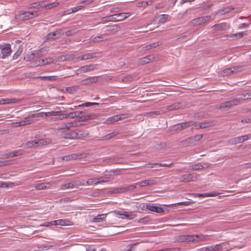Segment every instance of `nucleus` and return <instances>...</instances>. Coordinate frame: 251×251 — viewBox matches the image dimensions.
<instances>
[{
    "mask_svg": "<svg viewBox=\"0 0 251 251\" xmlns=\"http://www.w3.org/2000/svg\"><path fill=\"white\" fill-rule=\"evenodd\" d=\"M42 140H39L38 141H31L27 142L25 144H23L22 146L26 149L32 148L33 147H38L40 145L43 144Z\"/></svg>",
    "mask_w": 251,
    "mask_h": 251,
    "instance_id": "nucleus-24",
    "label": "nucleus"
},
{
    "mask_svg": "<svg viewBox=\"0 0 251 251\" xmlns=\"http://www.w3.org/2000/svg\"><path fill=\"white\" fill-rule=\"evenodd\" d=\"M244 33L243 32H240L239 33L232 34L230 35H226V37H235L237 39H239L242 38L243 36Z\"/></svg>",
    "mask_w": 251,
    "mask_h": 251,
    "instance_id": "nucleus-47",
    "label": "nucleus"
},
{
    "mask_svg": "<svg viewBox=\"0 0 251 251\" xmlns=\"http://www.w3.org/2000/svg\"><path fill=\"white\" fill-rule=\"evenodd\" d=\"M138 184H136V183L132 185L125 186V189L126 192H131L135 189Z\"/></svg>",
    "mask_w": 251,
    "mask_h": 251,
    "instance_id": "nucleus-46",
    "label": "nucleus"
},
{
    "mask_svg": "<svg viewBox=\"0 0 251 251\" xmlns=\"http://www.w3.org/2000/svg\"><path fill=\"white\" fill-rule=\"evenodd\" d=\"M160 114L159 111H155L152 112H147L145 114V115L150 117H154L155 116L158 115Z\"/></svg>",
    "mask_w": 251,
    "mask_h": 251,
    "instance_id": "nucleus-44",
    "label": "nucleus"
},
{
    "mask_svg": "<svg viewBox=\"0 0 251 251\" xmlns=\"http://www.w3.org/2000/svg\"><path fill=\"white\" fill-rule=\"evenodd\" d=\"M230 27V25L226 23L215 24L211 28L213 30H225Z\"/></svg>",
    "mask_w": 251,
    "mask_h": 251,
    "instance_id": "nucleus-21",
    "label": "nucleus"
},
{
    "mask_svg": "<svg viewBox=\"0 0 251 251\" xmlns=\"http://www.w3.org/2000/svg\"><path fill=\"white\" fill-rule=\"evenodd\" d=\"M226 244V242H223L220 244H217L211 246V251H223L224 250L229 251L233 249V248L225 247L224 248L223 245Z\"/></svg>",
    "mask_w": 251,
    "mask_h": 251,
    "instance_id": "nucleus-19",
    "label": "nucleus"
},
{
    "mask_svg": "<svg viewBox=\"0 0 251 251\" xmlns=\"http://www.w3.org/2000/svg\"><path fill=\"white\" fill-rule=\"evenodd\" d=\"M68 60L67 55H61L56 58V60L59 62L64 61Z\"/></svg>",
    "mask_w": 251,
    "mask_h": 251,
    "instance_id": "nucleus-59",
    "label": "nucleus"
},
{
    "mask_svg": "<svg viewBox=\"0 0 251 251\" xmlns=\"http://www.w3.org/2000/svg\"><path fill=\"white\" fill-rule=\"evenodd\" d=\"M180 249L179 248H167L158 250L156 251H180Z\"/></svg>",
    "mask_w": 251,
    "mask_h": 251,
    "instance_id": "nucleus-55",
    "label": "nucleus"
},
{
    "mask_svg": "<svg viewBox=\"0 0 251 251\" xmlns=\"http://www.w3.org/2000/svg\"><path fill=\"white\" fill-rule=\"evenodd\" d=\"M22 49L19 48L18 50L14 53L13 56V59H16L21 54Z\"/></svg>",
    "mask_w": 251,
    "mask_h": 251,
    "instance_id": "nucleus-57",
    "label": "nucleus"
},
{
    "mask_svg": "<svg viewBox=\"0 0 251 251\" xmlns=\"http://www.w3.org/2000/svg\"><path fill=\"white\" fill-rule=\"evenodd\" d=\"M99 76H90L82 80L81 81V84L82 85H87L97 83L98 81Z\"/></svg>",
    "mask_w": 251,
    "mask_h": 251,
    "instance_id": "nucleus-22",
    "label": "nucleus"
},
{
    "mask_svg": "<svg viewBox=\"0 0 251 251\" xmlns=\"http://www.w3.org/2000/svg\"><path fill=\"white\" fill-rule=\"evenodd\" d=\"M157 164H159L158 163H149L145 165V167L149 168H154L155 170H159V165Z\"/></svg>",
    "mask_w": 251,
    "mask_h": 251,
    "instance_id": "nucleus-42",
    "label": "nucleus"
},
{
    "mask_svg": "<svg viewBox=\"0 0 251 251\" xmlns=\"http://www.w3.org/2000/svg\"><path fill=\"white\" fill-rule=\"evenodd\" d=\"M219 193H203L200 194L199 197L206 198L209 197H216L219 195Z\"/></svg>",
    "mask_w": 251,
    "mask_h": 251,
    "instance_id": "nucleus-39",
    "label": "nucleus"
},
{
    "mask_svg": "<svg viewBox=\"0 0 251 251\" xmlns=\"http://www.w3.org/2000/svg\"><path fill=\"white\" fill-rule=\"evenodd\" d=\"M0 49H1L2 58L3 59L7 57L11 54V49L9 44L3 45L0 47Z\"/></svg>",
    "mask_w": 251,
    "mask_h": 251,
    "instance_id": "nucleus-15",
    "label": "nucleus"
},
{
    "mask_svg": "<svg viewBox=\"0 0 251 251\" xmlns=\"http://www.w3.org/2000/svg\"><path fill=\"white\" fill-rule=\"evenodd\" d=\"M136 184H138V186H140V187H144L146 186H153L157 184L156 181L154 179H147L144 180L140 182H138L136 183Z\"/></svg>",
    "mask_w": 251,
    "mask_h": 251,
    "instance_id": "nucleus-20",
    "label": "nucleus"
},
{
    "mask_svg": "<svg viewBox=\"0 0 251 251\" xmlns=\"http://www.w3.org/2000/svg\"><path fill=\"white\" fill-rule=\"evenodd\" d=\"M86 183L87 185H91V184H98V181L96 180V178H90L86 182Z\"/></svg>",
    "mask_w": 251,
    "mask_h": 251,
    "instance_id": "nucleus-52",
    "label": "nucleus"
},
{
    "mask_svg": "<svg viewBox=\"0 0 251 251\" xmlns=\"http://www.w3.org/2000/svg\"><path fill=\"white\" fill-rule=\"evenodd\" d=\"M60 35V31H55L49 33L47 35V37L48 40H54L57 38H59Z\"/></svg>",
    "mask_w": 251,
    "mask_h": 251,
    "instance_id": "nucleus-30",
    "label": "nucleus"
},
{
    "mask_svg": "<svg viewBox=\"0 0 251 251\" xmlns=\"http://www.w3.org/2000/svg\"><path fill=\"white\" fill-rule=\"evenodd\" d=\"M84 185V181L81 182L79 180L73 181L61 186V189L65 190L68 188H78L79 186Z\"/></svg>",
    "mask_w": 251,
    "mask_h": 251,
    "instance_id": "nucleus-12",
    "label": "nucleus"
},
{
    "mask_svg": "<svg viewBox=\"0 0 251 251\" xmlns=\"http://www.w3.org/2000/svg\"><path fill=\"white\" fill-rule=\"evenodd\" d=\"M168 15L165 14L161 15L159 19V22L164 23L167 21Z\"/></svg>",
    "mask_w": 251,
    "mask_h": 251,
    "instance_id": "nucleus-53",
    "label": "nucleus"
},
{
    "mask_svg": "<svg viewBox=\"0 0 251 251\" xmlns=\"http://www.w3.org/2000/svg\"><path fill=\"white\" fill-rule=\"evenodd\" d=\"M32 114L25 119L24 120L20 122H16L13 123L14 126H21L31 124L33 122L32 118L37 117H32Z\"/></svg>",
    "mask_w": 251,
    "mask_h": 251,
    "instance_id": "nucleus-14",
    "label": "nucleus"
},
{
    "mask_svg": "<svg viewBox=\"0 0 251 251\" xmlns=\"http://www.w3.org/2000/svg\"><path fill=\"white\" fill-rule=\"evenodd\" d=\"M154 59V57L153 55H150L142 58L140 63L142 65H144L149 63L150 62L152 61Z\"/></svg>",
    "mask_w": 251,
    "mask_h": 251,
    "instance_id": "nucleus-32",
    "label": "nucleus"
},
{
    "mask_svg": "<svg viewBox=\"0 0 251 251\" xmlns=\"http://www.w3.org/2000/svg\"><path fill=\"white\" fill-rule=\"evenodd\" d=\"M183 106V105L181 103L176 102L170 105H168V106H167L166 109L169 111H171L178 109L179 108H182Z\"/></svg>",
    "mask_w": 251,
    "mask_h": 251,
    "instance_id": "nucleus-29",
    "label": "nucleus"
},
{
    "mask_svg": "<svg viewBox=\"0 0 251 251\" xmlns=\"http://www.w3.org/2000/svg\"><path fill=\"white\" fill-rule=\"evenodd\" d=\"M238 96H240L238 99H240V101L241 100H249L250 99V95L249 93H244L240 95H239Z\"/></svg>",
    "mask_w": 251,
    "mask_h": 251,
    "instance_id": "nucleus-50",
    "label": "nucleus"
},
{
    "mask_svg": "<svg viewBox=\"0 0 251 251\" xmlns=\"http://www.w3.org/2000/svg\"><path fill=\"white\" fill-rule=\"evenodd\" d=\"M194 121H190L186 122L181 123L174 125L172 128V130H182L187 127H189L195 125Z\"/></svg>",
    "mask_w": 251,
    "mask_h": 251,
    "instance_id": "nucleus-11",
    "label": "nucleus"
},
{
    "mask_svg": "<svg viewBox=\"0 0 251 251\" xmlns=\"http://www.w3.org/2000/svg\"><path fill=\"white\" fill-rule=\"evenodd\" d=\"M117 216H119L122 219H126L128 220H132L136 215L134 212H126L125 211H115L114 212Z\"/></svg>",
    "mask_w": 251,
    "mask_h": 251,
    "instance_id": "nucleus-7",
    "label": "nucleus"
},
{
    "mask_svg": "<svg viewBox=\"0 0 251 251\" xmlns=\"http://www.w3.org/2000/svg\"><path fill=\"white\" fill-rule=\"evenodd\" d=\"M99 117V115L97 114L92 113L88 114V118L89 120H93L96 119Z\"/></svg>",
    "mask_w": 251,
    "mask_h": 251,
    "instance_id": "nucleus-58",
    "label": "nucleus"
},
{
    "mask_svg": "<svg viewBox=\"0 0 251 251\" xmlns=\"http://www.w3.org/2000/svg\"><path fill=\"white\" fill-rule=\"evenodd\" d=\"M211 21V17L210 16H204L194 19L191 21V24L193 26H198Z\"/></svg>",
    "mask_w": 251,
    "mask_h": 251,
    "instance_id": "nucleus-6",
    "label": "nucleus"
},
{
    "mask_svg": "<svg viewBox=\"0 0 251 251\" xmlns=\"http://www.w3.org/2000/svg\"><path fill=\"white\" fill-rule=\"evenodd\" d=\"M84 7V5L80 4L75 7L71 8L70 9L67 10V14H71L79 10H81Z\"/></svg>",
    "mask_w": 251,
    "mask_h": 251,
    "instance_id": "nucleus-36",
    "label": "nucleus"
},
{
    "mask_svg": "<svg viewBox=\"0 0 251 251\" xmlns=\"http://www.w3.org/2000/svg\"><path fill=\"white\" fill-rule=\"evenodd\" d=\"M97 66L98 64H90L89 65H84L80 67L76 71V74L78 75L79 73H86L97 70Z\"/></svg>",
    "mask_w": 251,
    "mask_h": 251,
    "instance_id": "nucleus-8",
    "label": "nucleus"
},
{
    "mask_svg": "<svg viewBox=\"0 0 251 251\" xmlns=\"http://www.w3.org/2000/svg\"><path fill=\"white\" fill-rule=\"evenodd\" d=\"M234 7H225L223 9H221L218 10L217 11L215 12L214 14L216 15L218 14H221L222 15H224L226 13H228L231 12L232 10H234Z\"/></svg>",
    "mask_w": 251,
    "mask_h": 251,
    "instance_id": "nucleus-27",
    "label": "nucleus"
},
{
    "mask_svg": "<svg viewBox=\"0 0 251 251\" xmlns=\"http://www.w3.org/2000/svg\"><path fill=\"white\" fill-rule=\"evenodd\" d=\"M131 14L130 13H118L119 17H122V18H120V19L121 20V21L124 20L125 19H126L127 17H128Z\"/></svg>",
    "mask_w": 251,
    "mask_h": 251,
    "instance_id": "nucleus-51",
    "label": "nucleus"
},
{
    "mask_svg": "<svg viewBox=\"0 0 251 251\" xmlns=\"http://www.w3.org/2000/svg\"><path fill=\"white\" fill-rule=\"evenodd\" d=\"M202 137V134H199L195 136L187 138L186 141L188 142L189 143L193 144L198 141H200Z\"/></svg>",
    "mask_w": 251,
    "mask_h": 251,
    "instance_id": "nucleus-28",
    "label": "nucleus"
},
{
    "mask_svg": "<svg viewBox=\"0 0 251 251\" xmlns=\"http://www.w3.org/2000/svg\"><path fill=\"white\" fill-rule=\"evenodd\" d=\"M78 157V155L77 154H72L71 155L65 156L63 159L65 160H71L76 159Z\"/></svg>",
    "mask_w": 251,
    "mask_h": 251,
    "instance_id": "nucleus-43",
    "label": "nucleus"
},
{
    "mask_svg": "<svg viewBox=\"0 0 251 251\" xmlns=\"http://www.w3.org/2000/svg\"><path fill=\"white\" fill-rule=\"evenodd\" d=\"M249 139H251V133L237 137L232 138L229 141V142L230 144L235 145L238 143H243Z\"/></svg>",
    "mask_w": 251,
    "mask_h": 251,
    "instance_id": "nucleus-10",
    "label": "nucleus"
},
{
    "mask_svg": "<svg viewBox=\"0 0 251 251\" xmlns=\"http://www.w3.org/2000/svg\"><path fill=\"white\" fill-rule=\"evenodd\" d=\"M54 59L51 57H48L45 59H39L34 61V66L35 67L41 66L49 65L53 62Z\"/></svg>",
    "mask_w": 251,
    "mask_h": 251,
    "instance_id": "nucleus-13",
    "label": "nucleus"
},
{
    "mask_svg": "<svg viewBox=\"0 0 251 251\" xmlns=\"http://www.w3.org/2000/svg\"><path fill=\"white\" fill-rule=\"evenodd\" d=\"M34 55L33 53V52L27 54L26 56H25L24 58V60H25L26 61H30L31 60H34Z\"/></svg>",
    "mask_w": 251,
    "mask_h": 251,
    "instance_id": "nucleus-49",
    "label": "nucleus"
},
{
    "mask_svg": "<svg viewBox=\"0 0 251 251\" xmlns=\"http://www.w3.org/2000/svg\"><path fill=\"white\" fill-rule=\"evenodd\" d=\"M98 181V184L100 183H106L113 180V178L111 175H105L104 176L99 178H96Z\"/></svg>",
    "mask_w": 251,
    "mask_h": 251,
    "instance_id": "nucleus-25",
    "label": "nucleus"
},
{
    "mask_svg": "<svg viewBox=\"0 0 251 251\" xmlns=\"http://www.w3.org/2000/svg\"><path fill=\"white\" fill-rule=\"evenodd\" d=\"M120 117H119V115H114L113 116L109 117L106 120V123L108 124H112L113 123H114L115 122H117L119 121V119Z\"/></svg>",
    "mask_w": 251,
    "mask_h": 251,
    "instance_id": "nucleus-35",
    "label": "nucleus"
},
{
    "mask_svg": "<svg viewBox=\"0 0 251 251\" xmlns=\"http://www.w3.org/2000/svg\"><path fill=\"white\" fill-rule=\"evenodd\" d=\"M204 168V167L200 163H198L196 164H194L191 167H190L189 169L192 170L194 171H197L201 170Z\"/></svg>",
    "mask_w": 251,
    "mask_h": 251,
    "instance_id": "nucleus-40",
    "label": "nucleus"
},
{
    "mask_svg": "<svg viewBox=\"0 0 251 251\" xmlns=\"http://www.w3.org/2000/svg\"><path fill=\"white\" fill-rule=\"evenodd\" d=\"M127 9V8L122 6L112 7L110 9V12L112 13L118 14V13Z\"/></svg>",
    "mask_w": 251,
    "mask_h": 251,
    "instance_id": "nucleus-31",
    "label": "nucleus"
},
{
    "mask_svg": "<svg viewBox=\"0 0 251 251\" xmlns=\"http://www.w3.org/2000/svg\"><path fill=\"white\" fill-rule=\"evenodd\" d=\"M194 238V242H199V241H204L206 240V237L208 235H203L202 234H196V235H192Z\"/></svg>",
    "mask_w": 251,
    "mask_h": 251,
    "instance_id": "nucleus-33",
    "label": "nucleus"
},
{
    "mask_svg": "<svg viewBox=\"0 0 251 251\" xmlns=\"http://www.w3.org/2000/svg\"><path fill=\"white\" fill-rule=\"evenodd\" d=\"M12 157L18 156L19 155H22L23 153V151L22 150H18L15 151L11 152Z\"/></svg>",
    "mask_w": 251,
    "mask_h": 251,
    "instance_id": "nucleus-54",
    "label": "nucleus"
},
{
    "mask_svg": "<svg viewBox=\"0 0 251 251\" xmlns=\"http://www.w3.org/2000/svg\"><path fill=\"white\" fill-rule=\"evenodd\" d=\"M117 17H119L118 14H115L114 15H109L108 16L104 17L101 18V21L103 22H120L121 21V20L120 19H117Z\"/></svg>",
    "mask_w": 251,
    "mask_h": 251,
    "instance_id": "nucleus-23",
    "label": "nucleus"
},
{
    "mask_svg": "<svg viewBox=\"0 0 251 251\" xmlns=\"http://www.w3.org/2000/svg\"><path fill=\"white\" fill-rule=\"evenodd\" d=\"M58 4V2L55 1L49 3H46V1H38V7L44 8L45 9H50L54 7H56Z\"/></svg>",
    "mask_w": 251,
    "mask_h": 251,
    "instance_id": "nucleus-17",
    "label": "nucleus"
},
{
    "mask_svg": "<svg viewBox=\"0 0 251 251\" xmlns=\"http://www.w3.org/2000/svg\"><path fill=\"white\" fill-rule=\"evenodd\" d=\"M197 251H211V246L202 247L198 249Z\"/></svg>",
    "mask_w": 251,
    "mask_h": 251,
    "instance_id": "nucleus-64",
    "label": "nucleus"
},
{
    "mask_svg": "<svg viewBox=\"0 0 251 251\" xmlns=\"http://www.w3.org/2000/svg\"><path fill=\"white\" fill-rule=\"evenodd\" d=\"M17 101L16 99H3L0 100V104L15 103Z\"/></svg>",
    "mask_w": 251,
    "mask_h": 251,
    "instance_id": "nucleus-34",
    "label": "nucleus"
},
{
    "mask_svg": "<svg viewBox=\"0 0 251 251\" xmlns=\"http://www.w3.org/2000/svg\"><path fill=\"white\" fill-rule=\"evenodd\" d=\"M138 223H143L144 224H146L149 222V218L148 217H145L141 218L138 220Z\"/></svg>",
    "mask_w": 251,
    "mask_h": 251,
    "instance_id": "nucleus-61",
    "label": "nucleus"
},
{
    "mask_svg": "<svg viewBox=\"0 0 251 251\" xmlns=\"http://www.w3.org/2000/svg\"><path fill=\"white\" fill-rule=\"evenodd\" d=\"M240 103V99L238 97H235L232 99V100L223 102L221 103L220 108V109H224L226 108H229L233 106L237 105Z\"/></svg>",
    "mask_w": 251,
    "mask_h": 251,
    "instance_id": "nucleus-9",
    "label": "nucleus"
},
{
    "mask_svg": "<svg viewBox=\"0 0 251 251\" xmlns=\"http://www.w3.org/2000/svg\"><path fill=\"white\" fill-rule=\"evenodd\" d=\"M40 13L39 11H25L22 12L19 15V17L20 20H27L37 17L40 16Z\"/></svg>",
    "mask_w": 251,
    "mask_h": 251,
    "instance_id": "nucleus-3",
    "label": "nucleus"
},
{
    "mask_svg": "<svg viewBox=\"0 0 251 251\" xmlns=\"http://www.w3.org/2000/svg\"><path fill=\"white\" fill-rule=\"evenodd\" d=\"M76 31L75 29L68 30L66 31L65 35L67 36H71L76 34Z\"/></svg>",
    "mask_w": 251,
    "mask_h": 251,
    "instance_id": "nucleus-63",
    "label": "nucleus"
},
{
    "mask_svg": "<svg viewBox=\"0 0 251 251\" xmlns=\"http://www.w3.org/2000/svg\"><path fill=\"white\" fill-rule=\"evenodd\" d=\"M78 126V122L74 121L62 124L57 130L59 135L65 139H77L86 136L88 134L84 130L70 131L71 127Z\"/></svg>",
    "mask_w": 251,
    "mask_h": 251,
    "instance_id": "nucleus-1",
    "label": "nucleus"
},
{
    "mask_svg": "<svg viewBox=\"0 0 251 251\" xmlns=\"http://www.w3.org/2000/svg\"><path fill=\"white\" fill-rule=\"evenodd\" d=\"M15 183L14 182L0 181V187L7 188L9 187H13L15 185Z\"/></svg>",
    "mask_w": 251,
    "mask_h": 251,
    "instance_id": "nucleus-38",
    "label": "nucleus"
},
{
    "mask_svg": "<svg viewBox=\"0 0 251 251\" xmlns=\"http://www.w3.org/2000/svg\"><path fill=\"white\" fill-rule=\"evenodd\" d=\"M102 56L101 53L100 52H92L90 53H87L83 55L77 57V61H84L89 59H92L95 58H100Z\"/></svg>",
    "mask_w": 251,
    "mask_h": 251,
    "instance_id": "nucleus-4",
    "label": "nucleus"
},
{
    "mask_svg": "<svg viewBox=\"0 0 251 251\" xmlns=\"http://www.w3.org/2000/svg\"><path fill=\"white\" fill-rule=\"evenodd\" d=\"M106 216V214H100L98 215L95 218H94L93 221L95 222H100L103 221Z\"/></svg>",
    "mask_w": 251,
    "mask_h": 251,
    "instance_id": "nucleus-37",
    "label": "nucleus"
},
{
    "mask_svg": "<svg viewBox=\"0 0 251 251\" xmlns=\"http://www.w3.org/2000/svg\"><path fill=\"white\" fill-rule=\"evenodd\" d=\"M104 39V37L102 35L101 36H98L96 37H95L92 39V40L93 42H99L100 41H102Z\"/></svg>",
    "mask_w": 251,
    "mask_h": 251,
    "instance_id": "nucleus-62",
    "label": "nucleus"
},
{
    "mask_svg": "<svg viewBox=\"0 0 251 251\" xmlns=\"http://www.w3.org/2000/svg\"><path fill=\"white\" fill-rule=\"evenodd\" d=\"M76 90L74 86L67 87L66 88V91L70 94H72Z\"/></svg>",
    "mask_w": 251,
    "mask_h": 251,
    "instance_id": "nucleus-60",
    "label": "nucleus"
},
{
    "mask_svg": "<svg viewBox=\"0 0 251 251\" xmlns=\"http://www.w3.org/2000/svg\"><path fill=\"white\" fill-rule=\"evenodd\" d=\"M199 176V175L196 173H189L181 175L179 177V179L181 182L194 181Z\"/></svg>",
    "mask_w": 251,
    "mask_h": 251,
    "instance_id": "nucleus-5",
    "label": "nucleus"
},
{
    "mask_svg": "<svg viewBox=\"0 0 251 251\" xmlns=\"http://www.w3.org/2000/svg\"><path fill=\"white\" fill-rule=\"evenodd\" d=\"M211 125V124L210 122L206 121L200 123L199 124V127H201V128H204L210 126Z\"/></svg>",
    "mask_w": 251,
    "mask_h": 251,
    "instance_id": "nucleus-48",
    "label": "nucleus"
},
{
    "mask_svg": "<svg viewBox=\"0 0 251 251\" xmlns=\"http://www.w3.org/2000/svg\"><path fill=\"white\" fill-rule=\"evenodd\" d=\"M146 209L148 210L158 213H162L163 211V210L161 207L159 206H153L151 205L150 204L147 205Z\"/></svg>",
    "mask_w": 251,
    "mask_h": 251,
    "instance_id": "nucleus-26",
    "label": "nucleus"
},
{
    "mask_svg": "<svg viewBox=\"0 0 251 251\" xmlns=\"http://www.w3.org/2000/svg\"><path fill=\"white\" fill-rule=\"evenodd\" d=\"M32 117H49L51 120L56 121L62 120L65 118V114H62L60 111H50L48 112H39L38 113L33 114Z\"/></svg>",
    "mask_w": 251,
    "mask_h": 251,
    "instance_id": "nucleus-2",
    "label": "nucleus"
},
{
    "mask_svg": "<svg viewBox=\"0 0 251 251\" xmlns=\"http://www.w3.org/2000/svg\"><path fill=\"white\" fill-rule=\"evenodd\" d=\"M194 238L192 235H181L177 236L176 240L180 242H194Z\"/></svg>",
    "mask_w": 251,
    "mask_h": 251,
    "instance_id": "nucleus-18",
    "label": "nucleus"
},
{
    "mask_svg": "<svg viewBox=\"0 0 251 251\" xmlns=\"http://www.w3.org/2000/svg\"><path fill=\"white\" fill-rule=\"evenodd\" d=\"M160 45L159 42H155L153 43L152 44H151L150 45H148L144 47L145 50H149L152 48H156Z\"/></svg>",
    "mask_w": 251,
    "mask_h": 251,
    "instance_id": "nucleus-41",
    "label": "nucleus"
},
{
    "mask_svg": "<svg viewBox=\"0 0 251 251\" xmlns=\"http://www.w3.org/2000/svg\"><path fill=\"white\" fill-rule=\"evenodd\" d=\"M35 188L37 190H44L46 189V187L44 183H40L37 184L35 186Z\"/></svg>",
    "mask_w": 251,
    "mask_h": 251,
    "instance_id": "nucleus-56",
    "label": "nucleus"
},
{
    "mask_svg": "<svg viewBox=\"0 0 251 251\" xmlns=\"http://www.w3.org/2000/svg\"><path fill=\"white\" fill-rule=\"evenodd\" d=\"M241 70V68L240 67L234 66L223 70L222 74L223 75H228L240 72Z\"/></svg>",
    "mask_w": 251,
    "mask_h": 251,
    "instance_id": "nucleus-16",
    "label": "nucleus"
},
{
    "mask_svg": "<svg viewBox=\"0 0 251 251\" xmlns=\"http://www.w3.org/2000/svg\"><path fill=\"white\" fill-rule=\"evenodd\" d=\"M99 105V103H97V102H85V103H82L81 104H79L78 106H75V107H85V106L88 107V106H92V105Z\"/></svg>",
    "mask_w": 251,
    "mask_h": 251,
    "instance_id": "nucleus-45",
    "label": "nucleus"
}]
</instances>
